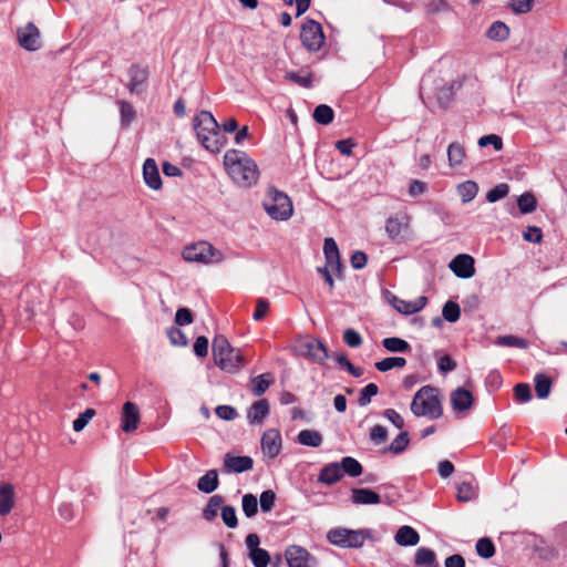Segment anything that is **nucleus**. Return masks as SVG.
Listing matches in <instances>:
<instances>
[{"instance_id":"obj_53","label":"nucleus","mask_w":567,"mask_h":567,"mask_svg":"<svg viewBox=\"0 0 567 567\" xmlns=\"http://www.w3.org/2000/svg\"><path fill=\"white\" fill-rule=\"evenodd\" d=\"M286 80L292 81L298 85L310 89L312 86V76L311 74L299 75L296 72H287L285 75Z\"/></svg>"},{"instance_id":"obj_34","label":"nucleus","mask_w":567,"mask_h":567,"mask_svg":"<svg viewBox=\"0 0 567 567\" xmlns=\"http://www.w3.org/2000/svg\"><path fill=\"white\" fill-rule=\"evenodd\" d=\"M343 475L347 474L351 477H357L362 473V465L355 458L346 456L339 463Z\"/></svg>"},{"instance_id":"obj_62","label":"nucleus","mask_w":567,"mask_h":567,"mask_svg":"<svg viewBox=\"0 0 567 567\" xmlns=\"http://www.w3.org/2000/svg\"><path fill=\"white\" fill-rule=\"evenodd\" d=\"M175 322L178 326H186L193 322V315L189 309L181 308L176 311Z\"/></svg>"},{"instance_id":"obj_16","label":"nucleus","mask_w":567,"mask_h":567,"mask_svg":"<svg viewBox=\"0 0 567 567\" xmlns=\"http://www.w3.org/2000/svg\"><path fill=\"white\" fill-rule=\"evenodd\" d=\"M140 423V410L133 402H126L122 412V430L126 433L135 431Z\"/></svg>"},{"instance_id":"obj_9","label":"nucleus","mask_w":567,"mask_h":567,"mask_svg":"<svg viewBox=\"0 0 567 567\" xmlns=\"http://www.w3.org/2000/svg\"><path fill=\"white\" fill-rule=\"evenodd\" d=\"M300 39L308 51L316 52L320 50L326 38L320 23L307 20L301 27Z\"/></svg>"},{"instance_id":"obj_60","label":"nucleus","mask_w":567,"mask_h":567,"mask_svg":"<svg viewBox=\"0 0 567 567\" xmlns=\"http://www.w3.org/2000/svg\"><path fill=\"white\" fill-rule=\"evenodd\" d=\"M370 439L374 444H381L388 439V430L382 425H374L371 429Z\"/></svg>"},{"instance_id":"obj_11","label":"nucleus","mask_w":567,"mask_h":567,"mask_svg":"<svg viewBox=\"0 0 567 567\" xmlns=\"http://www.w3.org/2000/svg\"><path fill=\"white\" fill-rule=\"evenodd\" d=\"M20 45L28 51H37L41 47L40 31L34 23L29 22L25 27L18 29Z\"/></svg>"},{"instance_id":"obj_22","label":"nucleus","mask_w":567,"mask_h":567,"mask_svg":"<svg viewBox=\"0 0 567 567\" xmlns=\"http://www.w3.org/2000/svg\"><path fill=\"white\" fill-rule=\"evenodd\" d=\"M14 506V489L9 483L0 484V516H7Z\"/></svg>"},{"instance_id":"obj_52","label":"nucleus","mask_w":567,"mask_h":567,"mask_svg":"<svg viewBox=\"0 0 567 567\" xmlns=\"http://www.w3.org/2000/svg\"><path fill=\"white\" fill-rule=\"evenodd\" d=\"M95 415L94 409H86L83 413H81L74 421H73V430L75 432L82 431L86 424L92 420V417Z\"/></svg>"},{"instance_id":"obj_20","label":"nucleus","mask_w":567,"mask_h":567,"mask_svg":"<svg viewBox=\"0 0 567 567\" xmlns=\"http://www.w3.org/2000/svg\"><path fill=\"white\" fill-rule=\"evenodd\" d=\"M343 477L339 463L333 462L323 466L318 475V482L324 485H333Z\"/></svg>"},{"instance_id":"obj_35","label":"nucleus","mask_w":567,"mask_h":567,"mask_svg":"<svg viewBox=\"0 0 567 567\" xmlns=\"http://www.w3.org/2000/svg\"><path fill=\"white\" fill-rule=\"evenodd\" d=\"M223 503L224 498L220 495L212 496L203 512L205 519L213 520L217 516L218 511H221Z\"/></svg>"},{"instance_id":"obj_6","label":"nucleus","mask_w":567,"mask_h":567,"mask_svg":"<svg viewBox=\"0 0 567 567\" xmlns=\"http://www.w3.org/2000/svg\"><path fill=\"white\" fill-rule=\"evenodd\" d=\"M371 537V532L364 528L349 529L346 527H336L327 533L328 542L340 548H361L365 540Z\"/></svg>"},{"instance_id":"obj_12","label":"nucleus","mask_w":567,"mask_h":567,"mask_svg":"<svg viewBox=\"0 0 567 567\" xmlns=\"http://www.w3.org/2000/svg\"><path fill=\"white\" fill-rule=\"evenodd\" d=\"M289 567H313L316 559L301 546L292 545L286 549Z\"/></svg>"},{"instance_id":"obj_31","label":"nucleus","mask_w":567,"mask_h":567,"mask_svg":"<svg viewBox=\"0 0 567 567\" xmlns=\"http://www.w3.org/2000/svg\"><path fill=\"white\" fill-rule=\"evenodd\" d=\"M456 497L460 502H470L477 496V486L473 482H461L456 486Z\"/></svg>"},{"instance_id":"obj_18","label":"nucleus","mask_w":567,"mask_h":567,"mask_svg":"<svg viewBox=\"0 0 567 567\" xmlns=\"http://www.w3.org/2000/svg\"><path fill=\"white\" fill-rule=\"evenodd\" d=\"M427 303V298L420 296L412 301H406L398 297H393L392 306L396 311L403 315H413L422 310Z\"/></svg>"},{"instance_id":"obj_2","label":"nucleus","mask_w":567,"mask_h":567,"mask_svg":"<svg viewBox=\"0 0 567 567\" xmlns=\"http://www.w3.org/2000/svg\"><path fill=\"white\" fill-rule=\"evenodd\" d=\"M193 127L200 145L210 153H219L227 143L218 122L208 111H202L194 117Z\"/></svg>"},{"instance_id":"obj_26","label":"nucleus","mask_w":567,"mask_h":567,"mask_svg":"<svg viewBox=\"0 0 567 567\" xmlns=\"http://www.w3.org/2000/svg\"><path fill=\"white\" fill-rule=\"evenodd\" d=\"M394 539L400 546H415L420 542V535L411 526L404 525L398 529Z\"/></svg>"},{"instance_id":"obj_10","label":"nucleus","mask_w":567,"mask_h":567,"mask_svg":"<svg viewBox=\"0 0 567 567\" xmlns=\"http://www.w3.org/2000/svg\"><path fill=\"white\" fill-rule=\"evenodd\" d=\"M411 217L406 213H398L385 221V231L392 240L405 239L410 235Z\"/></svg>"},{"instance_id":"obj_45","label":"nucleus","mask_w":567,"mask_h":567,"mask_svg":"<svg viewBox=\"0 0 567 567\" xmlns=\"http://www.w3.org/2000/svg\"><path fill=\"white\" fill-rule=\"evenodd\" d=\"M443 318L449 322H456L461 316V309L458 303L454 301H447L442 309Z\"/></svg>"},{"instance_id":"obj_38","label":"nucleus","mask_w":567,"mask_h":567,"mask_svg":"<svg viewBox=\"0 0 567 567\" xmlns=\"http://www.w3.org/2000/svg\"><path fill=\"white\" fill-rule=\"evenodd\" d=\"M551 389V380L545 374L535 375V391L539 399H546Z\"/></svg>"},{"instance_id":"obj_1","label":"nucleus","mask_w":567,"mask_h":567,"mask_svg":"<svg viewBox=\"0 0 567 567\" xmlns=\"http://www.w3.org/2000/svg\"><path fill=\"white\" fill-rule=\"evenodd\" d=\"M224 165L229 177L241 187L257 183L259 171L254 159L239 150H228L224 155Z\"/></svg>"},{"instance_id":"obj_43","label":"nucleus","mask_w":567,"mask_h":567,"mask_svg":"<svg viewBox=\"0 0 567 567\" xmlns=\"http://www.w3.org/2000/svg\"><path fill=\"white\" fill-rule=\"evenodd\" d=\"M243 512L247 517H252L258 512V501L254 494H245L241 499Z\"/></svg>"},{"instance_id":"obj_17","label":"nucleus","mask_w":567,"mask_h":567,"mask_svg":"<svg viewBox=\"0 0 567 567\" xmlns=\"http://www.w3.org/2000/svg\"><path fill=\"white\" fill-rule=\"evenodd\" d=\"M323 254L326 264L331 268L332 271L340 274L342 264L340 260V252L336 240L331 237L324 239Z\"/></svg>"},{"instance_id":"obj_5","label":"nucleus","mask_w":567,"mask_h":567,"mask_svg":"<svg viewBox=\"0 0 567 567\" xmlns=\"http://www.w3.org/2000/svg\"><path fill=\"white\" fill-rule=\"evenodd\" d=\"M262 206L271 219L288 220L293 214V205L290 197L274 187L268 188Z\"/></svg>"},{"instance_id":"obj_29","label":"nucleus","mask_w":567,"mask_h":567,"mask_svg":"<svg viewBox=\"0 0 567 567\" xmlns=\"http://www.w3.org/2000/svg\"><path fill=\"white\" fill-rule=\"evenodd\" d=\"M218 487V474L215 470L208 471L197 483V488L206 494L213 493Z\"/></svg>"},{"instance_id":"obj_27","label":"nucleus","mask_w":567,"mask_h":567,"mask_svg":"<svg viewBox=\"0 0 567 567\" xmlns=\"http://www.w3.org/2000/svg\"><path fill=\"white\" fill-rule=\"evenodd\" d=\"M414 564L417 567H441L436 559L434 550L420 547L415 551Z\"/></svg>"},{"instance_id":"obj_33","label":"nucleus","mask_w":567,"mask_h":567,"mask_svg":"<svg viewBox=\"0 0 567 567\" xmlns=\"http://www.w3.org/2000/svg\"><path fill=\"white\" fill-rule=\"evenodd\" d=\"M478 193V185L473 181H466L457 186V194L463 203L472 202Z\"/></svg>"},{"instance_id":"obj_40","label":"nucleus","mask_w":567,"mask_h":567,"mask_svg":"<svg viewBox=\"0 0 567 567\" xmlns=\"http://www.w3.org/2000/svg\"><path fill=\"white\" fill-rule=\"evenodd\" d=\"M406 364V360L402 357H389L375 363V368L380 372H386L394 368H403Z\"/></svg>"},{"instance_id":"obj_47","label":"nucleus","mask_w":567,"mask_h":567,"mask_svg":"<svg viewBox=\"0 0 567 567\" xmlns=\"http://www.w3.org/2000/svg\"><path fill=\"white\" fill-rule=\"evenodd\" d=\"M221 519L228 528H236L238 525L236 509L234 506L225 505L221 507Z\"/></svg>"},{"instance_id":"obj_13","label":"nucleus","mask_w":567,"mask_h":567,"mask_svg":"<svg viewBox=\"0 0 567 567\" xmlns=\"http://www.w3.org/2000/svg\"><path fill=\"white\" fill-rule=\"evenodd\" d=\"M474 264L475 261L472 256L461 254L451 260L450 268L458 278L467 279L475 274Z\"/></svg>"},{"instance_id":"obj_8","label":"nucleus","mask_w":567,"mask_h":567,"mask_svg":"<svg viewBox=\"0 0 567 567\" xmlns=\"http://www.w3.org/2000/svg\"><path fill=\"white\" fill-rule=\"evenodd\" d=\"M296 352L316 363L322 364L328 359V350L324 344L316 338H301L295 346Z\"/></svg>"},{"instance_id":"obj_55","label":"nucleus","mask_w":567,"mask_h":567,"mask_svg":"<svg viewBox=\"0 0 567 567\" xmlns=\"http://www.w3.org/2000/svg\"><path fill=\"white\" fill-rule=\"evenodd\" d=\"M216 415L225 421H233L238 416L237 410L231 405H218L215 409Z\"/></svg>"},{"instance_id":"obj_49","label":"nucleus","mask_w":567,"mask_h":567,"mask_svg":"<svg viewBox=\"0 0 567 567\" xmlns=\"http://www.w3.org/2000/svg\"><path fill=\"white\" fill-rule=\"evenodd\" d=\"M249 557L255 567H267L270 561V556L266 549L259 548L249 553Z\"/></svg>"},{"instance_id":"obj_61","label":"nucleus","mask_w":567,"mask_h":567,"mask_svg":"<svg viewBox=\"0 0 567 567\" xmlns=\"http://www.w3.org/2000/svg\"><path fill=\"white\" fill-rule=\"evenodd\" d=\"M523 238L526 241L538 244L543 238L542 229L536 226H528L523 234Z\"/></svg>"},{"instance_id":"obj_51","label":"nucleus","mask_w":567,"mask_h":567,"mask_svg":"<svg viewBox=\"0 0 567 567\" xmlns=\"http://www.w3.org/2000/svg\"><path fill=\"white\" fill-rule=\"evenodd\" d=\"M379 388L375 383H369L365 385L359 395L358 402L361 406L368 405L371 402V398L377 395Z\"/></svg>"},{"instance_id":"obj_23","label":"nucleus","mask_w":567,"mask_h":567,"mask_svg":"<svg viewBox=\"0 0 567 567\" xmlns=\"http://www.w3.org/2000/svg\"><path fill=\"white\" fill-rule=\"evenodd\" d=\"M269 413V403L262 399L252 403L247 412V419L251 424H261Z\"/></svg>"},{"instance_id":"obj_15","label":"nucleus","mask_w":567,"mask_h":567,"mask_svg":"<svg viewBox=\"0 0 567 567\" xmlns=\"http://www.w3.org/2000/svg\"><path fill=\"white\" fill-rule=\"evenodd\" d=\"M261 450L270 458L276 457L281 450V436L278 430L269 429L261 437Z\"/></svg>"},{"instance_id":"obj_48","label":"nucleus","mask_w":567,"mask_h":567,"mask_svg":"<svg viewBox=\"0 0 567 567\" xmlns=\"http://www.w3.org/2000/svg\"><path fill=\"white\" fill-rule=\"evenodd\" d=\"M509 193V186L505 183L496 185L494 188L488 190L486 194V199L489 203H495L504 197H506Z\"/></svg>"},{"instance_id":"obj_41","label":"nucleus","mask_w":567,"mask_h":567,"mask_svg":"<svg viewBox=\"0 0 567 567\" xmlns=\"http://www.w3.org/2000/svg\"><path fill=\"white\" fill-rule=\"evenodd\" d=\"M508 35V27L501 21L494 22L487 30V37L492 40L503 41L507 39Z\"/></svg>"},{"instance_id":"obj_24","label":"nucleus","mask_w":567,"mask_h":567,"mask_svg":"<svg viewBox=\"0 0 567 567\" xmlns=\"http://www.w3.org/2000/svg\"><path fill=\"white\" fill-rule=\"evenodd\" d=\"M130 82L128 90L132 93H140L143 90V85L147 80V71L137 65H133L130 68Z\"/></svg>"},{"instance_id":"obj_46","label":"nucleus","mask_w":567,"mask_h":567,"mask_svg":"<svg viewBox=\"0 0 567 567\" xmlns=\"http://www.w3.org/2000/svg\"><path fill=\"white\" fill-rule=\"evenodd\" d=\"M120 114H121V124L122 126L127 127L135 118V111L133 106L125 102L120 101Z\"/></svg>"},{"instance_id":"obj_30","label":"nucleus","mask_w":567,"mask_h":567,"mask_svg":"<svg viewBox=\"0 0 567 567\" xmlns=\"http://www.w3.org/2000/svg\"><path fill=\"white\" fill-rule=\"evenodd\" d=\"M270 373H264L251 379L250 389L255 396L262 395L272 383Z\"/></svg>"},{"instance_id":"obj_56","label":"nucleus","mask_w":567,"mask_h":567,"mask_svg":"<svg viewBox=\"0 0 567 567\" xmlns=\"http://www.w3.org/2000/svg\"><path fill=\"white\" fill-rule=\"evenodd\" d=\"M514 395L515 399L519 402H528L532 399V392L528 384L525 383H518L514 388Z\"/></svg>"},{"instance_id":"obj_4","label":"nucleus","mask_w":567,"mask_h":567,"mask_svg":"<svg viewBox=\"0 0 567 567\" xmlns=\"http://www.w3.org/2000/svg\"><path fill=\"white\" fill-rule=\"evenodd\" d=\"M411 411L415 416L439 419L443 409L436 389L430 385L422 386L413 396Z\"/></svg>"},{"instance_id":"obj_14","label":"nucleus","mask_w":567,"mask_h":567,"mask_svg":"<svg viewBox=\"0 0 567 567\" xmlns=\"http://www.w3.org/2000/svg\"><path fill=\"white\" fill-rule=\"evenodd\" d=\"M254 466V461L250 456H237L231 453H226L224 456L223 470L226 473H244L250 471Z\"/></svg>"},{"instance_id":"obj_64","label":"nucleus","mask_w":567,"mask_h":567,"mask_svg":"<svg viewBox=\"0 0 567 567\" xmlns=\"http://www.w3.org/2000/svg\"><path fill=\"white\" fill-rule=\"evenodd\" d=\"M168 338L174 346H186L188 342L186 336L177 328L168 332Z\"/></svg>"},{"instance_id":"obj_19","label":"nucleus","mask_w":567,"mask_h":567,"mask_svg":"<svg viewBox=\"0 0 567 567\" xmlns=\"http://www.w3.org/2000/svg\"><path fill=\"white\" fill-rule=\"evenodd\" d=\"M143 177L146 185L155 190L161 189L162 178L155 159L147 158L143 165Z\"/></svg>"},{"instance_id":"obj_54","label":"nucleus","mask_w":567,"mask_h":567,"mask_svg":"<svg viewBox=\"0 0 567 567\" xmlns=\"http://www.w3.org/2000/svg\"><path fill=\"white\" fill-rule=\"evenodd\" d=\"M336 361L338 362V364L344 369H347V371L352 374L353 377L355 378H359L361 374H362V371L361 369L359 368H355L349 360L348 358L346 357L344 353H338L336 354Z\"/></svg>"},{"instance_id":"obj_28","label":"nucleus","mask_w":567,"mask_h":567,"mask_svg":"<svg viewBox=\"0 0 567 567\" xmlns=\"http://www.w3.org/2000/svg\"><path fill=\"white\" fill-rule=\"evenodd\" d=\"M297 441L305 446L319 447L322 444L323 437L316 430H302L299 432Z\"/></svg>"},{"instance_id":"obj_36","label":"nucleus","mask_w":567,"mask_h":567,"mask_svg":"<svg viewBox=\"0 0 567 567\" xmlns=\"http://www.w3.org/2000/svg\"><path fill=\"white\" fill-rule=\"evenodd\" d=\"M382 346L390 352H408L411 350L410 344L396 337H390L382 340Z\"/></svg>"},{"instance_id":"obj_63","label":"nucleus","mask_w":567,"mask_h":567,"mask_svg":"<svg viewBox=\"0 0 567 567\" xmlns=\"http://www.w3.org/2000/svg\"><path fill=\"white\" fill-rule=\"evenodd\" d=\"M194 352L197 357L204 358L208 353V339L206 337H198L194 343Z\"/></svg>"},{"instance_id":"obj_7","label":"nucleus","mask_w":567,"mask_h":567,"mask_svg":"<svg viewBox=\"0 0 567 567\" xmlns=\"http://www.w3.org/2000/svg\"><path fill=\"white\" fill-rule=\"evenodd\" d=\"M182 255L186 261L205 265L219 264L224 260L223 252L207 241H198L185 247Z\"/></svg>"},{"instance_id":"obj_39","label":"nucleus","mask_w":567,"mask_h":567,"mask_svg":"<svg viewBox=\"0 0 567 567\" xmlns=\"http://www.w3.org/2000/svg\"><path fill=\"white\" fill-rule=\"evenodd\" d=\"M495 344L502 347H513L519 349H526L528 347V341L524 338L517 336H501L495 340Z\"/></svg>"},{"instance_id":"obj_44","label":"nucleus","mask_w":567,"mask_h":567,"mask_svg":"<svg viewBox=\"0 0 567 567\" xmlns=\"http://www.w3.org/2000/svg\"><path fill=\"white\" fill-rule=\"evenodd\" d=\"M476 551L482 558L487 559L495 554V546L489 538L483 537L476 543Z\"/></svg>"},{"instance_id":"obj_25","label":"nucleus","mask_w":567,"mask_h":567,"mask_svg":"<svg viewBox=\"0 0 567 567\" xmlns=\"http://www.w3.org/2000/svg\"><path fill=\"white\" fill-rule=\"evenodd\" d=\"M351 501L358 505L379 504L380 495L369 488H353L351 491Z\"/></svg>"},{"instance_id":"obj_21","label":"nucleus","mask_w":567,"mask_h":567,"mask_svg":"<svg viewBox=\"0 0 567 567\" xmlns=\"http://www.w3.org/2000/svg\"><path fill=\"white\" fill-rule=\"evenodd\" d=\"M473 401L472 393L463 388H457L451 394L452 408L456 411L470 410L473 405Z\"/></svg>"},{"instance_id":"obj_57","label":"nucleus","mask_w":567,"mask_h":567,"mask_svg":"<svg viewBox=\"0 0 567 567\" xmlns=\"http://www.w3.org/2000/svg\"><path fill=\"white\" fill-rule=\"evenodd\" d=\"M276 494L271 491H264L260 495V507L262 512H269L275 506Z\"/></svg>"},{"instance_id":"obj_59","label":"nucleus","mask_w":567,"mask_h":567,"mask_svg":"<svg viewBox=\"0 0 567 567\" xmlns=\"http://www.w3.org/2000/svg\"><path fill=\"white\" fill-rule=\"evenodd\" d=\"M478 145L481 147H485L487 145H493L496 151H501L503 147V141L498 135L489 134L484 135L478 140Z\"/></svg>"},{"instance_id":"obj_58","label":"nucleus","mask_w":567,"mask_h":567,"mask_svg":"<svg viewBox=\"0 0 567 567\" xmlns=\"http://www.w3.org/2000/svg\"><path fill=\"white\" fill-rule=\"evenodd\" d=\"M343 341L351 348H358L362 343V338L354 329H347L343 332Z\"/></svg>"},{"instance_id":"obj_42","label":"nucleus","mask_w":567,"mask_h":567,"mask_svg":"<svg viewBox=\"0 0 567 567\" xmlns=\"http://www.w3.org/2000/svg\"><path fill=\"white\" fill-rule=\"evenodd\" d=\"M517 205L522 214H529L536 209L537 202L533 194L525 193L518 197Z\"/></svg>"},{"instance_id":"obj_50","label":"nucleus","mask_w":567,"mask_h":567,"mask_svg":"<svg viewBox=\"0 0 567 567\" xmlns=\"http://www.w3.org/2000/svg\"><path fill=\"white\" fill-rule=\"evenodd\" d=\"M409 444V435L406 432H401L393 441L392 443L390 444V446L388 447V451L394 453V454H400L402 453L405 447L408 446Z\"/></svg>"},{"instance_id":"obj_37","label":"nucleus","mask_w":567,"mask_h":567,"mask_svg":"<svg viewBox=\"0 0 567 567\" xmlns=\"http://www.w3.org/2000/svg\"><path fill=\"white\" fill-rule=\"evenodd\" d=\"M333 110L326 104L318 105L313 111L315 121L322 125L330 124L333 121Z\"/></svg>"},{"instance_id":"obj_3","label":"nucleus","mask_w":567,"mask_h":567,"mask_svg":"<svg viewBox=\"0 0 567 567\" xmlns=\"http://www.w3.org/2000/svg\"><path fill=\"white\" fill-rule=\"evenodd\" d=\"M213 355L216 365L228 373H235L246 364L240 350L233 348L221 334L213 340Z\"/></svg>"},{"instance_id":"obj_32","label":"nucleus","mask_w":567,"mask_h":567,"mask_svg":"<svg viewBox=\"0 0 567 567\" xmlns=\"http://www.w3.org/2000/svg\"><path fill=\"white\" fill-rule=\"evenodd\" d=\"M449 165L451 167L460 166L465 158V150L457 142L451 143L447 147Z\"/></svg>"}]
</instances>
